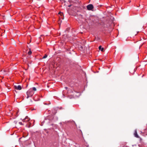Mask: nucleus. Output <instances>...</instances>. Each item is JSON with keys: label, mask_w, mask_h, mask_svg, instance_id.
Returning a JSON list of instances; mask_svg holds the SVG:
<instances>
[{"label": "nucleus", "mask_w": 147, "mask_h": 147, "mask_svg": "<svg viewBox=\"0 0 147 147\" xmlns=\"http://www.w3.org/2000/svg\"><path fill=\"white\" fill-rule=\"evenodd\" d=\"M135 69H134V72H135Z\"/></svg>", "instance_id": "obj_27"}, {"label": "nucleus", "mask_w": 147, "mask_h": 147, "mask_svg": "<svg viewBox=\"0 0 147 147\" xmlns=\"http://www.w3.org/2000/svg\"><path fill=\"white\" fill-rule=\"evenodd\" d=\"M44 104L45 105H47V103H44Z\"/></svg>", "instance_id": "obj_24"}, {"label": "nucleus", "mask_w": 147, "mask_h": 147, "mask_svg": "<svg viewBox=\"0 0 147 147\" xmlns=\"http://www.w3.org/2000/svg\"><path fill=\"white\" fill-rule=\"evenodd\" d=\"M15 88L17 90H20L22 89V88L20 85H19L18 86H15Z\"/></svg>", "instance_id": "obj_3"}, {"label": "nucleus", "mask_w": 147, "mask_h": 147, "mask_svg": "<svg viewBox=\"0 0 147 147\" xmlns=\"http://www.w3.org/2000/svg\"><path fill=\"white\" fill-rule=\"evenodd\" d=\"M75 124L76 126H77V125H76V123H75Z\"/></svg>", "instance_id": "obj_25"}, {"label": "nucleus", "mask_w": 147, "mask_h": 147, "mask_svg": "<svg viewBox=\"0 0 147 147\" xmlns=\"http://www.w3.org/2000/svg\"><path fill=\"white\" fill-rule=\"evenodd\" d=\"M47 121V119H45V120L44 121V122H45V121Z\"/></svg>", "instance_id": "obj_18"}, {"label": "nucleus", "mask_w": 147, "mask_h": 147, "mask_svg": "<svg viewBox=\"0 0 147 147\" xmlns=\"http://www.w3.org/2000/svg\"><path fill=\"white\" fill-rule=\"evenodd\" d=\"M30 102H32V101L31 100H30Z\"/></svg>", "instance_id": "obj_20"}, {"label": "nucleus", "mask_w": 147, "mask_h": 147, "mask_svg": "<svg viewBox=\"0 0 147 147\" xmlns=\"http://www.w3.org/2000/svg\"><path fill=\"white\" fill-rule=\"evenodd\" d=\"M27 95V97H26L27 98H28L29 97H31V96L29 95Z\"/></svg>", "instance_id": "obj_13"}, {"label": "nucleus", "mask_w": 147, "mask_h": 147, "mask_svg": "<svg viewBox=\"0 0 147 147\" xmlns=\"http://www.w3.org/2000/svg\"><path fill=\"white\" fill-rule=\"evenodd\" d=\"M31 53H32V52L30 50V51H28V54L29 55H31Z\"/></svg>", "instance_id": "obj_10"}, {"label": "nucleus", "mask_w": 147, "mask_h": 147, "mask_svg": "<svg viewBox=\"0 0 147 147\" xmlns=\"http://www.w3.org/2000/svg\"><path fill=\"white\" fill-rule=\"evenodd\" d=\"M65 88L66 89H67L68 88L67 87H65Z\"/></svg>", "instance_id": "obj_17"}, {"label": "nucleus", "mask_w": 147, "mask_h": 147, "mask_svg": "<svg viewBox=\"0 0 147 147\" xmlns=\"http://www.w3.org/2000/svg\"><path fill=\"white\" fill-rule=\"evenodd\" d=\"M32 90H33L36 91V88L35 87H33L32 88Z\"/></svg>", "instance_id": "obj_9"}, {"label": "nucleus", "mask_w": 147, "mask_h": 147, "mask_svg": "<svg viewBox=\"0 0 147 147\" xmlns=\"http://www.w3.org/2000/svg\"><path fill=\"white\" fill-rule=\"evenodd\" d=\"M63 97H64V96H65L63 94Z\"/></svg>", "instance_id": "obj_21"}, {"label": "nucleus", "mask_w": 147, "mask_h": 147, "mask_svg": "<svg viewBox=\"0 0 147 147\" xmlns=\"http://www.w3.org/2000/svg\"><path fill=\"white\" fill-rule=\"evenodd\" d=\"M47 57V55L46 54L45 55L42 57L43 59H45Z\"/></svg>", "instance_id": "obj_8"}, {"label": "nucleus", "mask_w": 147, "mask_h": 147, "mask_svg": "<svg viewBox=\"0 0 147 147\" xmlns=\"http://www.w3.org/2000/svg\"><path fill=\"white\" fill-rule=\"evenodd\" d=\"M134 135L135 137H136L138 138H139V136H138L137 134V130L136 129H135V130Z\"/></svg>", "instance_id": "obj_4"}, {"label": "nucleus", "mask_w": 147, "mask_h": 147, "mask_svg": "<svg viewBox=\"0 0 147 147\" xmlns=\"http://www.w3.org/2000/svg\"><path fill=\"white\" fill-rule=\"evenodd\" d=\"M51 117L52 119L53 118V120L54 121H56L58 120V118L57 116H54V117H53V116H51Z\"/></svg>", "instance_id": "obj_5"}, {"label": "nucleus", "mask_w": 147, "mask_h": 147, "mask_svg": "<svg viewBox=\"0 0 147 147\" xmlns=\"http://www.w3.org/2000/svg\"><path fill=\"white\" fill-rule=\"evenodd\" d=\"M48 118L49 119V120L51 121V119H50L49 117H48Z\"/></svg>", "instance_id": "obj_14"}, {"label": "nucleus", "mask_w": 147, "mask_h": 147, "mask_svg": "<svg viewBox=\"0 0 147 147\" xmlns=\"http://www.w3.org/2000/svg\"><path fill=\"white\" fill-rule=\"evenodd\" d=\"M30 120V119H28L27 121H29V120Z\"/></svg>", "instance_id": "obj_23"}, {"label": "nucleus", "mask_w": 147, "mask_h": 147, "mask_svg": "<svg viewBox=\"0 0 147 147\" xmlns=\"http://www.w3.org/2000/svg\"><path fill=\"white\" fill-rule=\"evenodd\" d=\"M76 96L78 97L80 95V93L79 92H76Z\"/></svg>", "instance_id": "obj_7"}, {"label": "nucleus", "mask_w": 147, "mask_h": 147, "mask_svg": "<svg viewBox=\"0 0 147 147\" xmlns=\"http://www.w3.org/2000/svg\"><path fill=\"white\" fill-rule=\"evenodd\" d=\"M87 8L88 10H91L93 9V6L92 4H89L87 6Z\"/></svg>", "instance_id": "obj_2"}, {"label": "nucleus", "mask_w": 147, "mask_h": 147, "mask_svg": "<svg viewBox=\"0 0 147 147\" xmlns=\"http://www.w3.org/2000/svg\"><path fill=\"white\" fill-rule=\"evenodd\" d=\"M34 94L33 91L31 89L29 90L26 92L27 95H29L31 97H32Z\"/></svg>", "instance_id": "obj_1"}, {"label": "nucleus", "mask_w": 147, "mask_h": 147, "mask_svg": "<svg viewBox=\"0 0 147 147\" xmlns=\"http://www.w3.org/2000/svg\"><path fill=\"white\" fill-rule=\"evenodd\" d=\"M27 119L26 117L24 119L22 120L23 121H24V120H26Z\"/></svg>", "instance_id": "obj_16"}, {"label": "nucleus", "mask_w": 147, "mask_h": 147, "mask_svg": "<svg viewBox=\"0 0 147 147\" xmlns=\"http://www.w3.org/2000/svg\"><path fill=\"white\" fill-rule=\"evenodd\" d=\"M19 124L20 125H22V122H19Z\"/></svg>", "instance_id": "obj_15"}, {"label": "nucleus", "mask_w": 147, "mask_h": 147, "mask_svg": "<svg viewBox=\"0 0 147 147\" xmlns=\"http://www.w3.org/2000/svg\"><path fill=\"white\" fill-rule=\"evenodd\" d=\"M84 47V46H80V48H81V49H83Z\"/></svg>", "instance_id": "obj_12"}, {"label": "nucleus", "mask_w": 147, "mask_h": 147, "mask_svg": "<svg viewBox=\"0 0 147 147\" xmlns=\"http://www.w3.org/2000/svg\"><path fill=\"white\" fill-rule=\"evenodd\" d=\"M98 49L99 50H101V51H103L104 50V48L102 47L101 46H100L99 47Z\"/></svg>", "instance_id": "obj_6"}, {"label": "nucleus", "mask_w": 147, "mask_h": 147, "mask_svg": "<svg viewBox=\"0 0 147 147\" xmlns=\"http://www.w3.org/2000/svg\"><path fill=\"white\" fill-rule=\"evenodd\" d=\"M71 6V5H69L68 6L69 7H70Z\"/></svg>", "instance_id": "obj_22"}, {"label": "nucleus", "mask_w": 147, "mask_h": 147, "mask_svg": "<svg viewBox=\"0 0 147 147\" xmlns=\"http://www.w3.org/2000/svg\"><path fill=\"white\" fill-rule=\"evenodd\" d=\"M59 14H60V15L61 16L63 15V13L61 12H60L59 13Z\"/></svg>", "instance_id": "obj_11"}, {"label": "nucleus", "mask_w": 147, "mask_h": 147, "mask_svg": "<svg viewBox=\"0 0 147 147\" xmlns=\"http://www.w3.org/2000/svg\"><path fill=\"white\" fill-rule=\"evenodd\" d=\"M61 18L62 19H63L64 18V17H61Z\"/></svg>", "instance_id": "obj_19"}, {"label": "nucleus", "mask_w": 147, "mask_h": 147, "mask_svg": "<svg viewBox=\"0 0 147 147\" xmlns=\"http://www.w3.org/2000/svg\"><path fill=\"white\" fill-rule=\"evenodd\" d=\"M61 123H61V122L60 123V124H61Z\"/></svg>", "instance_id": "obj_26"}]
</instances>
